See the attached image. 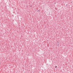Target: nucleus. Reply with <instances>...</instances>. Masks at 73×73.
Listing matches in <instances>:
<instances>
[{
  "label": "nucleus",
  "instance_id": "1",
  "mask_svg": "<svg viewBox=\"0 0 73 73\" xmlns=\"http://www.w3.org/2000/svg\"><path fill=\"white\" fill-rule=\"evenodd\" d=\"M55 68H57V66H56Z\"/></svg>",
  "mask_w": 73,
  "mask_h": 73
},
{
  "label": "nucleus",
  "instance_id": "2",
  "mask_svg": "<svg viewBox=\"0 0 73 73\" xmlns=\"http://www.w3.org/2000/svg\"><path fill=\"white\" fill-rule=\"evenodd\" d=\"M38 11H39V10H38L37 11L38 12Z\"/></svg>",
  "mask_w": 73,
  "mask_h": 73
},
{
  "label": "nucleus",
  "instance_id": "3",
  "mask_svg": "<svg viewBox=\"0 0 73 73\" xmlns=\"http://www.w3.org/2000/svg\"><path fill=\"white\" fill-rule=\"evenodd\" d=\"M58 45H59V43H58Z\"/></svg>",
  "mask_w": 73,
  "mask_h": 73
},
{
  "label": "nucleus",
  "instance_id": "4",
  "mask_svg": "<svg viewBox=\"0 0 73 73\" xmlns=\"http://www.w3.org/2000/svg\"><path fill=\"white\" fill-rule=\"evenodd\" d=\"M67 5V4H66V5Z\"/></svg>",
  "mask_w": 73,
  "mask_h": 73
},
{
  "label": "nucleus",
  "instance_id": "5",
  "mask_svg": "<svg viewBox=\"0 0 73 73\" xmlns=\"http://www.w3.org/2000/svg\"><path fill=\"white\" fill-rule=\"evenodd\" d=\"M39 12H40V11L39 10Z\"/></svg>",
  "mask_w": 73,
  "mask_h": 73
}]
</instances>
